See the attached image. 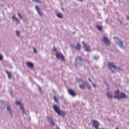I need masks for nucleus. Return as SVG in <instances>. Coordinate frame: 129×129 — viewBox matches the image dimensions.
<instances>
[{
    "mask_svg": "<svg viewBox=\"0 0 129 129\" xmlns=\"http://www.w3.org/2000/svg\"><path fill=\"white\" fill-rule=\"evenodd\" d=\"M53 108L54 111H55V112H56L58 115H60L62 117H64V116L66 115L65 112H64L63 110H60V108H59V107H58V106L56 105H53Z\"/></svg>",
    "mask_w": 129,
    "mask_h": 129,
    "instance_id": "f257e3e1",
    "label": "nucleus"
},
{
    "mask_svg": "<svg viewBox=\"0 0 129 129\" xmlns=\"http://www.w3.org/2000/svg\"><path fill=\"white\" fill-rule=\"evenodd\" d=\"M127 97L124 93H119V90H117L115 92L114 98H117L118 99H122L123 98H126Z\"/></svg>",
    "mask_w": 129,
    "mask_h": 129,
    "instance_id": "f03ea898",
    "label": "nucleus"
},
{
    "mask_svg": "<svg viewBox=\"0 0 129 129\" xmlns=\"http://www.w3.org/2000/svg\"><path fill=\"white\" fill-rule=\"evenodd\" d=\"M108 67L109 69H110L112 71V73H114V72H116L117 70H119V69L117 68V67L115 66V64L113 63V62H109L108 64Z\"/></svg>",
    "mask_w": 129,
    "mask_h": 129,
    "instance_id": "7ed1b4c3",
    "label": "nucleus"
},
{
    "mask_svg": "<svg viewBox=\"0 0 129 129\" xmlns=\"http://www.w3.org/2000/svg\"><path fill=\"white\" fill-rule=\"evenodd\" d=\"M76 80H77V82H82L83 83V84H84V85L80 84L79 85L81 89H84V88H85V84H86V82H83V80H82L81 79H79V78L77 79Z\"/></svg>",
    "mask_w": 129,
    "mask_h": 129,
    "instance_id": "20e7f679",
    "label": "nucleus"
},
{
    "mask_svg": "<svg viewBox=\"0 0 129 129\" xmlns=\"http://www.w3.org/2000/svg\"><path fill=\"white\" fill-rule=\"evenodd\" d=\"M56 57L57 58V59H60L61 61H65L64 55L60 52H57L56 53Z\"/></svg>",
    "mask_w": 129,
    "mask_h": 129,
    "instance_id": "39448f33",
    "label": "nucleus"
},
{
    "mask_svg": "<svg viewBox=\"0 0 129 129\" xmlns=\"http://www.w3.org/2000/svg\"><path fill=\"white\" fill-rule=\"evenodd\" d=\"M82 44L84 45V48L87 52H90V46L88 44L85 43L84 41L82 42Z\"/></svg>",
    "mask_w": 129,
    "mask_h": 129,
    "instance_id": "423d86ee",
    "label": "nucleus"
},
{
    "mask_svg": "<svg viewBox=\"0 0 129 129\" xmlns=\"http://www.w3.org/2000/svg\"><path fill=\"white\" fill-rule=\"evenodd\" d=\"M16 104H17V105H19L20 106V109H22V112L23 113H25V112H26V111L25 110V109H24V107L23 106V105L21 104V102L16 101Z\"/></svg>",
    "mask_w": 129,
    "mask_h": 129,
    "instance_id": "0eeeda50",
    "label": "nucleus"
},
{
    "mask_svg": "<svg viewBox=\"0 0 129 129\" xmlns=\"http://www.w3.org/2000/svg\"><path fill=\"white\" fill-rule=\"evenodd\" d=\"M68 92L69 94H70V95H72V96H73L74 97L75 96H76V93L75 92V91H74V90L70 89L68 90Z\"/></svg>",
    "mask_w": 129,
    "mask_h": 129,
    "instance_id": "6e6552de",
    "label": "nucleus"
},
{
    "mask_svg": "<svg viewBox=\"0 0 129 129\" xmlns=\"http://www.w3.org/2000/svg\"><path fill=\"white\" fill-rule=\"evenodd\" d=\"M92 122L93 126H94L96 129H98V125H99L98 122H97V121H96L95 120H93Z\"/></svg>",
    "mask_w": 129,
    "mask_h": 129,
    "instance_id": "1a4fd4ad",
    "label": "nucleus"
},
{
    "mask_svg": "<svg viewBox=\"0 0 129 129\" xmlns=\"http://www.w3.org/2000/svg\"><path fill=\"white\" fill-rule=\"evenodd\" d=\"M103 41L106 45H109V43H110V41L109 39L107 38L106 37L104 36L103 38Z\"/></svg>",
    "mask_w": 129,
    "mask_h": 129,
    "instance_id": "9d476101",
    "label": "nucleus"
},
{
    "mask_svg": "<svg viewBox=\"0 0 129 129\" xmlns=\"http://www.w3.org/2000/svg\"><path fill=\"white\" fill-rule=\"evenodd\" d=\"M48 121H49V122H51L52 125H55V123L54 122V120H53V118L51 117H49L47 118Z\"/></svg>",
    "mask_w": 129,
    "mask_h": 129,
    "instance_id": "9b49d317",
    "label": "nucleus"
},
{
    "mask_svg": "<svg viewBox=\"0 0 129 129\" xmlns=\"http://www.w3.org/2000/svg\"><path fill=\"white\" fill-rule=\"evenodd\" d=\"M35 9L37 11V12H38L39 15H40V16H43V13H42V12H41V11L40 10V8H39V7L36 6Z\"/></svg>",
    "mask_w": 129,
    "mask_h": 129,
    "instance_id": "f8f14e48",
    "label": "nucleus"
},
{
    "mask_svg": "<svg viewBox=\"0 0 129 129\" xmlns=\"http://www.w3.org/2000/svg\"><path fill=\"white\" fill-rule=\"evenodd\" d=\"M27 65L28 66V67H30V68H34V64L31 62H28L27 63Z\"/></svg>",
    "mask_w": 129,
    "mask_h": 129,
    "instance_id": "ddd939ff",
    "label": "nucleus"
},
{
    "mask_svg": "<svg viewBox=\"0 0 129 129\" xmlns=\"http://www.w3.org/2000/svg\"><path fill=\"white\" fill-rule=\"evenodd\" d=\"M76 50H80L81 49V46L79 43H78L77 45L76 46Z\"/></svg>",
    "mask_w": 129,
    "mask_h": 129,
    "instance_id": "4468645a",
    "label": "nucleus"
},
{
    "mask_svg": "<svg viewBox=\"0 0 129 129\" xmlns=\"http://www.w3.org/2000/svg\"><path fill=\"white\" fill-rule=\"evenodd\" d=\"M57 17L60 19H62V18H63V15H62V13H57Z\"/></svg>",
    "mask_w": 129,
    "mask_h": 129,
    "instance_id": "2eb2a0df",
    "label": "nucleus"
},
{
    "mask_svg": "<svg viewBox=\"0 0 129 129\" xmlns=\"http://www.w3.org/2000/svg\"><path fill=\"white\" fill-rule=\"evenodd\" d=\"M12 20H14V21H17V22H18V23H20L19 19H18V18H16V16H13L12 17Z\"/></svg>",
    "mask_w": 129,
    "mask_h": 129,
    "instance_id": "dca6fc26",
    "label": "nucleus"
},
{
    "mask_svg": "<svg viewBox=\"0 0 129 129\" xmlns=\"http://www.w3.org/2000/svg\"><path fill=\"white\" fill-rule=\"evenodd\" d=\"M7 110H8V111H9V113L10 114H11V115H13V114H12V111L11 110V106H8Z\"/></svg>",
    "mask_w": 129,
    "mask_h": 129,
    "instance_id": "f3484780",
    "label": "nucleus"
},
{
    "mask_svg": "<svg viewBox=\"0 0 129 129\" xmlns=\"http://www.w3.org/2000/svg\"><path fill=\"white\" fill-rule=\"evenodd\" d=\"M97 29H98V30H99V31H102V26L100 25H97Z\"/></svg>",
    "mask_w": 129,
    "mask_h": 129,
    "instance_id": "a211bd4d",
    "label": "nucleus"
},
{
    "mask_svg": "<svg viewBox=\"0 0 129 129\" xmlns=\"http://www.w3.org/2000/svg\"><path fill=\"white\" fill-rule=\"evenodd\" d=\"M107 95L108 97H109V98H112V95L110 94V93H109V92L107 93Z\"/></svg>",
    "mask_w": 129,
    "mask_h": 129,
    "instance_id": "6ab92c4d",
    "label": "nucleus"
},
{
    "mask_svg": "<svg viewBox=\"0 0 129 129\" xmlns=\"http://www.w3.org/2000/svg\"><path fill=\"white\" fill-rule=\"evenodd\" d=\"M78 60H80V61H82V57H81V56H77L76 58V61L77 62Z\"/></svg>",
    "mask_w": 129,
    "mask_h": 129,
    "instance_id": "aec40b11",
    "label": "nucleus"
},
{
    "mask_svg": "<svg viewBox=\"0 0 129 129\" xmlns=\"http://www.w3.org/2000/svg\"><path fill=\"white\" fill-rule=\"evenodd\" d=\"M118 44H119L120 47H122V46L123 45V43H122V41H121L120 40H119Z\"/></svg>",
    "mask_w": 129,
    "mask_h": 129,
    "instance_id": "412c9836",
    "label": "nucleus"
},
{
    "mask_svg": "<svg viewBox=\"0 0 129 129\" xmlns=\"http://www.w3.org/2000/svg\"><path fill=\"white\" fill-rule=\"evenodd\" d=\"M7 73L8 75L9 78H12V74L9 72H7Z\"/></svg>",
    "mask_w": 129,
    "mask_h": 129,
    "instance_id": "4be33fe9",
    "label": "nucleus"
},
{
    "mask_svg": "<svg viewBox=\"0 0 129 129\" xmlns=\"http://www.w3.org/2000/svg\"><path fill=\"white\" fill-rule=\"evenodd\" d=\"M53 99H54V101H55V102H56V103H59V102H58V100H57V97H56V96H54L53 97Z\"/></svg>",
    "mask_w": 129,
    "mask_h": 129,
    "instance_id": "5701e85b",
    "label": "nucleus"
},
{
    "mask_svg": "<svg viewBox=\"0 0 129 129\" xmlns=\"http://www.w3.org/2000/svg\"><path fill=\"white\" fill-rule=\"evenodd\" d=\"M33 2H35V3H38L39 4H41L42 1H40L39 0H33Z\"/></svg>",
    "mask_w": 129,
    "mask_h": 129,
    "instance_id": "b1692460",
    "label": "nucleus"
},
{
    "mask_svg": "<svg viewBox=\"0 0 129 129\" xmlns=\"http://www.w3.org/2000/svg\"><path fill=\"white\" fill-rule=\"evenodd\" d=\"M88 89H91V87L89 85V84H87Z\"/></svg>",
    "mask_w": 129,
    "mask_h": 129,
    "instance_id": "393cba45",
    "label": "nucleus"
},
{
    "mask_svg": "<svg viewBox=\"0 0 129 129\" xmlns=\"http://www.w3.org/2000/svg\"><path fill=\"white\" fill-rule=\"evenodd\" d=\"M53 51L54 52H57V48H56V47H53Z\"/></svg>",
    "mask_w": 129,
    "mask_h": 129,
    "instance_id": "a878e982",
    "label": "nucleus"
},
{
    "mask_svg": "<svg viewBox=\"0 0 129 129\" xmlns=\"http://www.w3.org/2000/svg\"><path fill=\"white\" fill-rule=\"evenodd\" d=\"M16 35L17 36H20V31H16Z\"/></svg>",
    "mask_w": 129,
    "mask_h": 129,
    "instance_id": "bb28decb",
    "label": "nucleus"
},
{
    "mask_svg": "<svg viewBox=\"0 0 129 129\" xmlns=\"http://www.w3.org/2000/svg\"><path fill=\"white\" fill-rule=\"evenodd\" d=\"M18 16L19 17H20V18H21V19L23 18V16H22V15H21V14L20 13H18Z\"/></svg>",
    "mask_w": 129,
    "mask_h": 129,
    "instance_id": "cd10ccee",
    "label": "nucleus"
},
{
    "mask_svg": "<svg viewBox=\"0 0 129 129\" xmlns=\"http://www.w3.org/2000/svg\"><path fill=\"white\" fill-rule=\"evenodd\" d=\"M33 50L34 51V53H37V50L36 49V48H33Z\"/></svg>",
    "mask_w": 129,
    "mask_h": 129,
    "instance_id": "c85d7f7f",
    "label": "nucleus"
},
{
    "mask_svg": "<svg viewBox=\"0 0 129 129\" xmlns=\"http://www.w3.org/2000/svg\"><path fill=\"white\" fill-rule=\"evenodd\" d=\"M3 59V55H0V60Z\"/></svg>",
    "mask_w": 129,
    "mask_h": 129,
    "instance_id": "c756f323",
    "label": "nucleus"
},
{
    "mask_svg": "<svg viewBox=\"0 0 129 129\" xmlns=\"http://www.w3.org/2000/svg\"><path fill=\"white\" fill-rule=\"evenodd\" d=\"M89 81H90V82H91V80L90 79V78H89Z\"/></svg>",
    "mask_w": 129,
    "mask_h": 129,
    "instance_id": "7c9ffc66",
    "label": "nucleus"
},
{
    "mask_svg": "<svg viewBox=\"0 0 129 129\" xmlns=\"http://www.w3.org/2000/svg\"><path fill=\"white\" fill-rule=\"evenodd\" d=\"M93 86H94V87H96V86H95V85L93 84Z\"/></svg>",
    "mask_w": 129,
    "mask_h": 129,
    "instance_id": "2f4dec72",
    "label": "nucleus"
},
{
    "mask_svg": "<svg viewBox=\"0 0 129 129\" xmlns=\"http://www.w3.org/2000/svg\"><path fill=\"white\" fill-rule=\"evenodd\" d=\"M127 19L129 20V16H127Z\"/></svg>",
    "mask_w": 129,
    "mask_h": 129,
    "instance_id": "473e14b6",
    "label": "nucleus"
},
{
    "mask_svg": "<svg viewBox=\"0 0 129 129\" xmlns=\"http://www.w3.org/2000/svg\"><path fill=\"white\" fill-rule=\"evenodd\" d=\"M76 67L77 68V64H76Z\"/></svg>",
    "mask_w": 129,
    "mask_h": 129,
    "instance_id": "72a5a7b5",
    "label": "nucleus"
},
{
    "mask_svg": "<svg viewBox=\"0 0 129 129\" xmlns=\"http://www.w3.org/2000/svg\"><path fill=\"white\" fill-rule=\"evenodd\" d=\"M115 129H118V128L117 127V128H116Z\"/></svg>",
    "mask_w": 129,
    "mask_h": 129,
    "instance_id": "f704fd0d",
    "label": "nucleus"
}]
</instances>
